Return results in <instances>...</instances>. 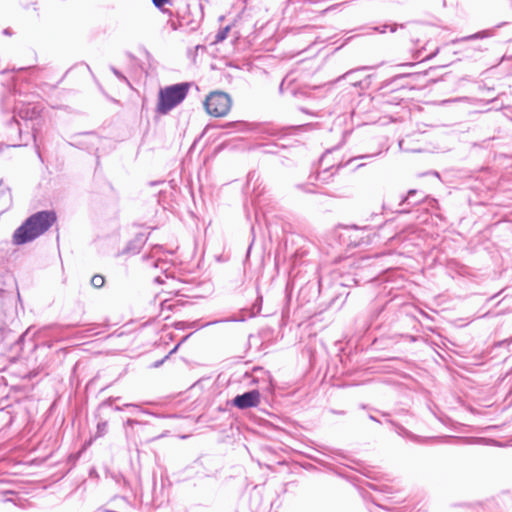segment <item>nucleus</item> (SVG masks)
I'll return each mask as SVG.
<instances>
[{"mask_svg": "<svg viewBox=\"0 0 512 512\" xmlns=\"http://www.w3.org/2000/svg\"><path fill=\"white\" fill-rule=\"evenodd\" d=\"M56 215L51 211H41L30 216L14 233L13 242L17 245L34 240L42 235L55 222Z\"/></svg>", "mask_w": 512, "mask_h": 512, "instance_id": "obj_1", "label": "nucleus"}, {"mask_svg": "<svg viewBox=\"0 0 512 512\" xmlns=\"http://www.w3.org/2000/svg\"><path fill=\"white\" fill-rule=\"evenodd\" d=\"M190 89L189 83H178L160 89L157 101V112L167 114L186 98Z\"/></svg>", "mask_w": 512, "mask_h": 512, "instance_id": "obj_2", "label": "nucleus"}, {"mask_svg": "<svg viewBox=\"0 0 512 512\" xmlns=\"http://www.w3.org/2000/svg\"><path fill=\"white\" fill-rule=\"evenodd\" d=\"M232 105L228 94L221 91L211 92L204 102L206 112L213 117H223L230 111Z\"/></svg>", "mask_w": 512, "mask_h": 512, "instance_id": "obj_3", "label": "nucleus"}, {"mask_svg": "<svg viewBox=\"0 0 512 512\" xmlns=\"http://www.w3.org/2000/svg\"><path fill=\"white\" fill-rule=\"evenodd\" d=\"M260 403V393L258 390H252L233 399V404L239 409L256 407Z\"/></svg>", "mask_w": 512, "mask_h": 512, "instance_id": "obj_4", "label": "nucleus"}, {"mask_svg": "<svg viewBox=\"0 0 512 512\" xmlns=\"http://www.w3.org/2000/svg\"><path fill=\"white\" fill-rule=\"evenodd\" d=\"M105 283L104 277L101 275H94L91 279V284L95 288H101Z\"/></svg>", "mask_w": 512, "mask_h": 512, "instance_id": "obj_5", "label": "nucleus"}, {"mask_svg": "<svg viewBox=\"0 0 512 512\" xmlns=\"http://www.w3.org/2000/svg\"><path fill=\"white\" fill-rule=\"evenodd\" d=\"M153 4L158 8L160 9L161 11L163 12H166V10L164 9V6L166 4H170L171 3V0H152Z\"/></svg>", "mask_w": 512, "mask_h": 512, "instance_id": "obj_6", "label": "nucleus"}, {"mask_svg": "<svg viewBox=\"0 0 512 512\" xmlns=\"http://www.w3.org/2000/svg\"><path fill=\"white\" fill-rule=\"evenodd\" d=\"M228 28H226L224 31H221L217 34L216 39L217 41H222L226 38Z\"/></svg>", "mask_w": 512, "mask_h": 512, "instance_id": "obj_7", "label": "nucleus"}, {"mask_svg": "<svg viewBox=\"0 0 512 512\" xmlns=\"http://www.w3.org/2000/svg\"><path fill=\"white\" fill-rule=\"evenodd\" d=\"M106 423L98 424V430L100 434H102L105 431Z\"/></svg>", "mask_w": 512, "mask_h": 512, "instance_id": "obj_8", "label": "nucleus"}, {"mask_svg": "<svg viewBox=\"0 0 512 512\" xmlns=\"http://www.w3.org/2000/svg\"><path fill=\"white\" fill-rule=\"evenodd\" d=\"M264 388H265V389H267V390L271 388V383H270V380H269V379H267V380L265 381V387H264Z\"/></svg>", "mask_w": 512, "mask_h": 512, "instance_id": "obj_9", "label": "nucleus"}, {"mask_svg": "<svg viewBox=\"0 0 512 512\" xmlns=\"http://www.w3.org/2000/svg\"><path fill=\"white\" fill-rule=\"evenodd\" d=\"M255 373H261L263 375H266V372H264L262 369L258 368L254 370Z\"/></svg>", "mask_w": 512, "mask_h": 512, "instance_id": "obj_10", "label": "nucleus"}, {"mask_svg": "<svg viewBox=\"0 0 512 512\" xmlns=\"http://www.w3.org/2000/svg\"><path fill=\"white\" fill-rule=\"evenodd\" d=\"M3 197L7 199L8 203L10 202V195H9V193L3 194Z\"/></svg>", "mask_w": 512, "mask_h": 512, "instance_id": "obj_11", "label": "nucleus"}, {"mask_svg": "<svg viewBox=\"0 0 512 512\" xmlns=\"http://www.w3.org/2000/svg\"><path fill=\"white\" fill-rule=\"evenodd\" d=\"M20 116H21V117H23V118H28V117H30V116L28 115V112H26V113L23 115V111H21V112H20Z\"/></svg>", "mask_w": 512, "mask_h": 512, "instance_id": "obj_12", "label": "nucleus"}]
</instances>
